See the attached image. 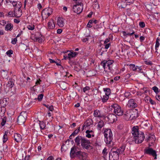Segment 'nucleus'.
<instances>
[{"label": "nucleus", "mask_w": 160, "mask_h": 160, "mask_svg": "<svg viewBox=\"0 0 160 160\" xmlns=\"http://www.w3.org/2000/svg\"><path fill=\"white\" fill-rule=\"evenodd\" d=\"M132 133L133 136V141L136 143H141L145 139L144 133L139 130L138 126H135L132 128Z\"/></svg>", "instance_id": "f257e3e1"}, {"label": "nucleus", "mask_w": 160, "mask_h": 160, "mask_svg": "<svg viewBox=\"0 0 160 160\" xmlns=\"http://www.w3.org/2000/svg\"><path fill=\"white\" fill-rule=\"evenodd\" d=\"M74 141L77 146H80V145L83 149L88 150L92 148L90 140L84 137L78 135L75 138Z\"/></svg>", "instance_id": "f03ea898"}, {"label": "nucleus", "mask_w": 160, "mask_h": 160, "mask_svg": "<svg viewBox=\"0 0 160 160\" xmlns=\"http://www.w3.org/2000/svg\"><path fill=\"white\" fill-rule=\"evenodd\" d=\"M126 147L123 145L118 148H112L109 153L110 160H118L119 155L123 154Z\"/></svg>", "instance_id": "7ed1b4c3"}, {"label": "nucleus", "mask_w": 160, "mask_h": 160, "mask_svg": "<svg viewBox=\"0 0 160 160\" xmlns=\"http://www.w3.org/2000/svg\"><path fill=\"white\" fill-rule=\"evenodd\" d=\"M104 141L107 144H110L113 139V134L110 129H106L104 132Z\"/></svg>", "instance_id": "20e7f679"}, {"label": "nucleus", "mask_w": 160, "mask_h": 160, "mask_svg": "<svg viewBox=\"0 0 160 160\" xmlns=\"http://www.w3.org/2000/svg\"><path fill=\"white\" fill-rule=\"evenodd\" d=\"M111 107L112 110H113V112L117 115L121 116L123 115V112L121 107L118 104L112 103L111 105Z\"/></svg>", "instance_id": "39448f33"}, {"label": "nucleus", "mask_w": 160, "mask_h": 160, "mask_svg": "<svg viewBox=\"0 0 160 160\" xmlns=\"http://www.w3.org/2000/svg\"><path fill=\"white\" fill-rule=\"evenodd\" d=\"M27 114L26 112H22L17 118V122L20 125L24 124L27 118Z\"/></svg>", "instance_id": "423d86ee"}, {"label": "nucleus", "mask_w": 160, "mask_h": 160, "mask_svg": "<svg viewBox=\"0 0 160 160\" xmlns=\"http://www.w3.org/2000/svg\"><path fill=\"white\" fill-rule=\"evenodd\" d=\"M52 10L50 8H46L43 9L42 12V19L43 20L44 19L47 18L52 13Z\"/></svg>", "instance_id": "0eeeda50"}, {"label": "nucleus", "mask_w": 160, "mask_h": 160, "mask_svg": "<svg viewBox=\"0 0 160 160\" xmlns=\"http://www.w3.org/2000/svg\"><path fill=\"white\" fill-rule=\"evenodd\" d=\"M83 4L80 3L73 6V10L75 12L78 14L80 13L83 9Z\"/></svg>", "instance_id": "6e6552de"}, {"label": "nucleus", "mask_w": 160, "mask_h": 160, "mask_svg": "<svg viewBox=\"0 0 160 160\" xmlns=\"http://www.w3.org/2000/svg\"><path fill=\"white\" fill-rule=\"evenodd\" d=\"M144 153L147 154L152 156L154 157V159H157V154L155 150H153L152 148H148L147 149L144 150Z\"/></svg>", "instance_id": "1a4fd4ad"}, {"label": "nucleus", "mask_w": 160, "mask_h": 160, "mask_svg": "<svg viewBox=\"0 0 160 160\" xmlns=\"http://www.w3.org/2000/svg\"><path fill=\"white\" fill-rule=\"evenodd\" d=\"M117 118L116 116L113 114H109L105 118L109 123H112L115 122Z\"/></svg>", "instance_id": "9d476101"}, {"label": "nucleus", "mask_w": 160, "mask_h": 160, "mask_svg": "<svg viewBox=\"0 0 160 160\" xmlns=\"http://www.w3.org/2000/svg\"><path fill=\"white\" fill-rule=\"evenodd\" d=\"M128 105L129 107L135 108L137 107L138 104L136 100L133 99H130L128 101Z\"/></svg>", "instance_id": "9b49d317"}, {"label": "nucleus", "mask_w": 160, "mask_h": 160, "mask_svg": "<svg viewBox=\"0 0 160 160\" xmlns=\"http://www.w3.org/2000/svg\"><path fill=\"white\" fill-rule=\"evenodd\" d=\"M138 112L136 109L131 110V120H135L139 116Z\"/></svg>", "instance_id": "f8f14e48"}, {"label": "nucleus", "mask_w": 160, "mask_h": 160, "mask_svg": "<svg viewBox=\"0 0 160 160\" xmlns=\"http://www.w3.org/2000/svg\"><path fill=\"white\" fill-rule=\"evenodd\" d=\"M86 156V153L84 152H81V151H78L76 153L75 156L77 157L80 159L82 160H84Z\"/></svg>", "instance_id": "ddd939ff"}, {"label": "nucleus", "mask_w": 160, "mask_h": 160, "mask_svg": "<svg viewBox=\"0 0 160 160\" xmlns=\"http://www.w3.org/2000/svg\"><path fill=\"white\" fill-rule=\"evenodd\" d=\"M14 80L12 78H10L9 79L7 84V87L8 88V90H11L10 89L12 88L14 86Z\"/></svg>", "instance_id": "4468645a"}, {"label": "nucleus", "mask_w": 160, "mask_h": 160, "mask_svg": "<svg viewBox=\"0 0 160 160\" xmlns=\"http://www.w3.org/2000/svg\"><path fill=\"white\" fill-rule=\"evenodd\" d=\"M77 151L76 147L73 146L71 148L70 152V156L71 158H73L75 157L76 153Z\"/></svg>", "instance_id": "2eb2a0df"}, {"label": "nucleus", "mask_w": 160, "mask_h": 160, "mask_svg": "<svg viewBox=\"0 0 160 160\" xmlns=\"http://www.w3.org/2000/svg\"><path fill=\"white\" fill-rule=\"evenodd\" d=\"M14 139L15 141L17 142H19L22 141V137L20 134L16 133L14 134Z\"/></svg>", "instance_id": "dca6fc26"}, {"label": "nucleus", "mask_w": 160, "mask_h": 160, "mask_svg": "<svg viewBox=\"0 0 160 160\" xmlns=\"http://www.w3.org/2000/svg\"><path fill=\"white\" fill-rule=\"evenodd\" d=\"M48 29H52L55 27V24L53 19L50 20L48 23Z\"/></svg>", "instance_id": "f3484780"}, {"label": "nucleus", "mask_w": 160, "mask_h": 160, "mask_svg": "<svg viewBox=\"0 0 160 160\" xmlns=\"http://www.w3.org/2000/svg\"><path fill=\"white\" fill-rule=\"evenodd\" d=\"M131 110H129L126 111L124 114V118L127 120H131Z\"/></svg>", "instance_id": "a211bd4d"}, {"label": "nucleus", "mask_w": 160, "mask_h": 160, "mask_svg": "<svg viewBox=\"0 0 160 160\" xmlns=\"http://www.w3.org/2000/svg\"><path fill=\"white\" fill-rule=\"evenodd\" d=\"M8 103V101L6 98L0 100V107H5Z\"/></svg>", "instance_id": "6ab92c4d"}, {"label": "nucleus", "mask_w": 160, "mask_h": 160, "mask_svg": "<svg viewBox=\"0 0 160 160\" xmlns=\"http://www.w3.org/2000/svg\"><path fill=\"white\" fill-rule=\"evenodd\" d=\"M145 140L147 142L152 141L151 143L152 144L155 141V137L154 135H150L148 138L145 139Z\"/></svg>", "instance_id": "aec40b11"}, {"label": "nucleus", "mask_w": 160, "mask_h": 160, "mask_svg": "<svg viewBox=\"0 0 160 160\" xmlns=\"http://www.w3.org/2000/svg\"><path fill=\"white\" fill-rule=\"evenodd\" d=\"M93 115L95 117L101 118L102 117V115L100 112V111L97 109L94 111Z\"/></svg>", "instance_id": "412c9836"}, {"label": "nucleus", "mask_w": 160, "mask_h": 160, "mask_svg": "<svg viewBox=\"0 0 160 160\" xmlns=\"http://www.w3.org/2000/svg\"><path fill=\"white\" fill-rule=\"evenodd\" d=\"M57 23L60 27H63L64 25L63 19L61 18H58L57 21Z\"/></svg>", "instance_id": "4be33fe9"}, {"label": "nucleus", "mask_w": 160, "mask_h": 160, "mask_svg": "<svg viewBox=\"0 0 160 160\" xmlns=\"http://www.w3.org/2000/svg\"><path fill=\"white\" fill-rule=\"evenodd\" d=\"M15 17L16 18H19L22 15V10H21L14 11Z\"/></svg>", "instance_id": "5701e85b"}, {"label": "nucleus", "mask_w": 160, "mask_h": 160, "mask_svg": "<svg viewBox=\"0 0 160 160\" xmlns=\"http://www.w3.org/2000/svg\"><path fill=\"white\" fill-rule=\"evenodd\" d=\"M105 65L104 66V62H103V61L101 63V65L102 66L103 68L104 69V70L107 69L109 70H111L112 69V68L110 66H109L108 65L107 63H105Z\"/></svg>", "instance_id": "b1692460"}, {"label": "nucleus", "mask_w": 160, "mask_h": 160, "mask_svg": "<svg viewBox=\"0 0 160 160\" xmlns=\"http://www.w3.org/2000/svg\"><path fill=\"white\" fill-rule=\"evenodd\" d=\"M39 125L41 131L42 130L46 129V128L45 123L42 121H39Z\"/></svg>", "instance_id": "393cba45"}, {"label": "nucleus", "mask_w": 160, "mask_h": 160, "mask_svg": "<svg viewBox=\"0 0 160 160\" xmlns=\"http://www.w3.org/2000/svg\"><path fill=\"white\" fill-rule=\"evenodd\" d=\"M13 28V25L12 24L10 23H8L5 27V30L6 31H11Z\"/></svg>", "instance_id": "a878e982"}, {"label": "nucleus", "mask_w": 160, "mask_h": 160, "mask_svg": "<svg viewBox=\"0 0 160 160\" xmlns=\"http://www.w3.org/2000/svg\"><path fill=\"white\" fill-rule=\"evenodd\" d=\"M109 98V96L107 95H103L102 97H101L102 102L103 103L106 102L108 99Z\"/></svg>", "instance_id": "bb28decb"}, {"label": "nucleus", "mask_w": 160, "mask_h": 160, "mask_svg": "<svg viewBox=\"0 0 160 160\" xmlns=\"http://www.w3.org/2000/svg\"><path fill=\"white\" fill-rule=\"evenodd\" d=\"M104 123L102 120H100L99 121L97 125V128L98 130H100L104 126Z\"/></svg>", "instance_id": "cd10ccee"}, {"label": "nucleus", "mask_w": 160, "mask_h": 160, "mask_svg": "<svg viewBox=\"0 0 160 160\" xmlns=\"http://www.w3.org/2000/svg\"><path fill=\"white\" fill-rule=\"evenodd\" d=\"M78 53L76 52H71L68 54L69 60H70L71 58H72L75 57L77 55H78Z\"/></svg>", "instance_id": "c85d7f7f"}, {"label": "nucleus", "mask_w": 160, "mask_h": 160, "mask_svg": "<svg viewBox=\"0 0 160 160\" xmlns=\"http://www.w3.org/2000/svg\"><path fill=\"white\" fill-rule=\"evenodd\" d=\"M92 123V121L91 119H88L84 123L88 127Z\"/></svg>", "instance_id": "c756f323"}, {"label": "nucleus", "mask_w": 160, "mask_h": 160, "mask_svg": "<svg viewBox=\"0 0 160 160\" xmlns=\"http://www.w3.org/2000/svg\"><path fill=\"white\" fill-rule=\"evenodd\" d=\"M103 90L105 92V95L109 96L111 93V90L109 88H103Z\"/></svg>", "instance_id": "7c9ffc66"}, {"label": "nucleus", "mask_w": 160, "mask_h": 160, "mask_svg": "<svg viewBox=\"0 0 160 160\" xmlns=\"http://www.w3.org/2000/svg\"><path fill=\"white\" fill-rule=\"evenodd\" d=\"M128 3H127L126 2H122L120 4H118V5H119V8H125L127 5H128Z\"/></svg>", "instance_id": "2f4dec72"}, {"label": "nucleus", "mask_w": 160, "mask_h": 160, "mask_svg": "<svg viewBox=\"0 0 160 160\" xmlns=\"http://www.w3.org/2000/svg\"><path fill=\"white\" fill-rule=\"evenodd\" d=\"M103 62H104V66L105 65V63H107L109 66H110L113 63V61L112 60H104L103 61Z\"/></svg>", "instance_id": "473e14b6"}, {"label": "nucleus", "mask_w": 160, "mask_h": 160, "mask_svg": "<svg viewBox=\"0 0 160 160\" xmlns=\"http://www.w3.org/2000/svg\"><path fill=\"white\" fill-rule=\"evenodd\" d=\"M49 60L51 63H55L58 66H60L63 69V67L61 65V64L55 61L54 60H53L52 59L49 58Z\"/></svg>", "instance_id": "72a5a7b5"}, {"label": "nucleus", "mask_w": 160, "mask_h": 160, "mask_svg": "<svg viewBox=\"0 0 160 160\" xmlns=\"http://www.w3.org/2000/svg\"><path fill=\"white\" fill-rule=\"evenodd\" d=\"M130 69L132 70L133 71H137V66H135L134 64H130L129 65Z\"/></svg>", "instance_id": "f704fd0d"}, {"label": "nucleus", "mask_w": 160, "mask_h": 160, "mask_svg": "<svg viewBox=\"0 0 160 160\" xmlns=\"http://www.w3.org/2000/svg\"><path fill=\"white\" fill-rule=\"evenodd\" d=\"M6 108L5 107H0V114L3 115L5 112Z\"/></svg>", "instance_id": "c9c22d12"}, {"label": "nucleus", "mask_w": 160, "mask_h": 160, "mask_svg": "<svg viewBox=\"0 0 160 160\" xmlns=\"http://www.w3.org/2000/svg\"><path fill=\"white\" fill-rule=\"evenodd\" d=\"M6 108L5 107H0V114L3 115L5 112Z\"/></svg>", "instance_id": "e433bc0d"}, {"label": "nucleus", "mask_w": 160, "mask_h": 160, "mask_svg": "<svg viewBox=\"0 0 160 160\" xmlns=\"http://www.w3.org/2000/svg\"><path fill=\"white\" fill-rule=\"evenodd\" d=\"M27 28L29 30H33L35 28V26L33 24H31V25H28Z\"/></svg>", "instance_id": "4c0bfd02"}, {"label": "nucleus", "mask_w": 160, "mask_h": 160, "mask_svg": "<svg viewBox=\"0 0 160 160\" xmlns=\"http://www.w3.org/2000/svg\"><path fill=\"white\" fill-rule=\"evenodd\" d=\"M7 16L9 17H15L14 12L13 13L12 11H10L8 12V14Z\"/></svg>", "instance_id": "58836bf2"}, {"label": "nucleus", "mask_w": 160, "mask_h": 160, "mask_svg": "<svg viewBox=\"0 0 160 160\" xmlns=\"http://www.w3.org/2000/svg\"><path fill=\"white\" fill-rule=\"evenodd\" d=\"M7 118L6 117H3V118L2 119V121L1 122V125L2 126H4L6 122Z\"/></svg>", "instance_id": "ea45409f"}, {"label": "nucleus", "mask_w": 160, "mask_h": 160, "mask_svg": "<svg viewBox=\"0 0 160 160\" xmlns=\"http://www.w3.org/2000/svg\"><path fill=\"white\" fill-rule=\"evenodd\" d=\"M13 51L11 50L10 49L6 53L7 55H8L9 57H10L11 56V55L13 54Z\"/></svg>", "instance_id": "a19ab883"}, {"label": "nucleus", "mask_w": 160, "mask_h": 160, "mask_svg": "<svg viewBox=\"0 0 160 160\" xmlns=\"http://www.w3.org/2000/svg\"><path fill=\"white\" fill-rule=\"evenodd\" d=\"M131 94L130 92H126L124 93V96L127 98H131Z\"/></svg>", "instance_id": "79ce46f5"}, {"label": "nucleus", "mask_w": 160, "mask_h": 160, "mask_svg": "<svg viewBox=\"0 0 160 160\" xmlns=\"http://www.w3.org/2000/svg\"><path fill=\"white\" fill-rule=\"evenodd\" d=\"M86 137L87 138H91L92 136V137H94V134H90L89 133H86Z\"/></svg>", "instance_id": "37998d69"}, {"label": "nucleus", "mask_w": 160, "mask_h": 160, "mask_svg": "<svg viewBox=\"0 0 160 160\" xmlns=\"http://www.w3.org/2000/svg\"><path fill=\"white\" fill-rule=\"evenodd\" d=\"M14 7L15 8L14 11L20 10H21L20 9L21 7V4H18V5H17L16 6H15Z\"/></svg>", "instance_id": "c03bdc74"}, {"label": "nucleus", "mask_w": 160, "mask_h": 160, "mask_svg": "<svg viewBox=\"0 0 160 160\" xmlns=\"http://www.w3.org/2000/svg\"><path fill=\"white\" fill-rule=\"evenodd\" d=\"M43 94L42 93L38 95L37 99L39 101H40L42 100L43 98Z\"/></svg>", "instance_id": "a18cd8bd"}, {"label": "nucleus", "mask_w": 160, "mask_h": 160, "mask_svg": "<svg viewBox=\"0 0 160 160\" xmlns=\"http://www.w3.org/2000/svg\"><path fill=\"white\" fill-rule=\"evenodd\" d=\"M8 140V136L4 135L3 138V143L6 142Z\"/></svg>", "instance_id": "49530a36"}, {"label": "nucleus", "mask_w": 160, "mask_h": 160, "mask_svg": "<svg viewBox=\"0 0 160 160\" xmlns=\"http://www.w3.org/2000/svg\"><path fill=\"white\" fill-rule=\"evenodd\" d=\"M107 149L106 148H105L103 150H102V153L103 155L106 156L108 154V152H107Z\"/></svg>", "instance_id": "de8ad7c7"}, {"label": "nucleus", "mask_w": 160, "mask_h": 160, "mask_svg": "<svg viewBox=\"0 0 160 160\" xmlns=\"http://www.w3.org/2000/svg\"><path fill=\"white\" fill-rule=\"evenodd\" d=\"M140 27L142 28H143L145 27V24L144 22H141L139 23Z\"/></svg>", "instance_id": "09e8293b"}, {"label": "nucleus", "mask_w": 160, "mask_h": 160, "mask_svg": "<svg viewBox=\"0 0 160 160\" xmlns=\"http://www.w3.org/2000/svg\"><path fill=\"white\" fill-rule=\"evenodd\" d=\"M144 62L145 64L147 65H152V63L149 61H145Z\"/></svg>", "instance_id": "8fccbe9b"}, {"label": "nucleus", "mask_w": 160, "mask_h": 160, "mask_svg": "<svg viewBox=\"0 0 160 160\" xmlns=\"http://www.w3.org/2000/svg\"><path fill=\"white\" fill-rule=\"evenodd\" d=\"M149 101L150 102V103L152 105H155V104H156V102L154 101L151 98H150L149 97Z\"/></svg>", "instance_id": "3c124183"}, {"label": "nucleus", "mask_w": 160, "mask_h": 160, "mask_svg": "<svg viewBox=\"0 0 160 160\" xmlns=\"http://www.w3.org/2000/svg\"><path fill=\"white\" fill-rule=\"evenodd\" d=\"M152 89L156 93H157L158 92V88L156 86L153 87L152 88Z\"/></svg>", "instance_id": "603ef678"}, {"label": "nucleus", "mask_w": 160, "mask_h": 160, "mask_svg": "<svg viewBox=\"0 0 160 160\" xmlns=\"http://www.w3.org/2000/svg\"><path fill=\"white\" fill-rule=\"evenodd\" d=\"M125 2L127 3H129V5H130L131 4L133 3L134 2V0H125Z\"/></svg>", "instance_id": "864d4df0"}, {"label": "nucleus", "mask_w": 160, "mask_h": 160, "mask_svg": "<svg viewBox=\"0 0 160 160\" xmlns=\"http://www.w3.org/2000/svg\"><path fill=\"white\" fill-rule=\"evenodd\" d=\"M17 41V38H15L12 40L11 42L12 44H16Z\"/></svg>", "instance_id": "5fc2aeb1"}, {"label": "nucleus", "mask_w": 160, "mask_h": 160, "mask_svg": "<svg viewBox=\"0 0 160 160\" xmlns=\"http://www.w3.org/2000/svg\"><path fill=\"white\" fill-rule=\"evenodd\" d=\"M90 89V88L89 87H85L83 88V91L84 92H85L86 91L89 90Z\"/></svg>", "instance_id": "6e6d98bb"}, {"label": "nucleus", "mask_w": 160, "mask_h": 160, "mask_svg": "<svg viewBox=\"0 0 160 160\" xmlns=\"http://www.w3.org/2000/svg\"><path fill=\"white\" fill-rule=\"evenodd\" d=\"M131 75L130 74L128 73V74H126V75H125L124 76V77L125 78V79L126 80V79H128V78H130V77H131Z\"/></svg>", "instance_id": "4d7b16f0"}, {"label": "nucleus", "mask_w": 160, "mask_h": 160, "mask_svg": "<svg viewBox=\"0 0 160 160\" xmlns=\"http://www.w3.org/2000/svg\"><path fill=\"white\" fill-rule=\"evenodd\" d=\"M6 23V22L4 20H2L0 21V24L4 26Z\"/></svg>", "instance_id": "13d9d810"}, {"label": "nucleus", "mask_w": 160, "mask_h": 160, "mask_svg": "<svg viewBox=\"0 0 160 160\" xmlns=\"http://www.w3.org/2000/svg\"><path fill=\"white\" fill-rule=\"evenodd\" d=\"M79 132L76 129L72 134V135H73V136H74L75 135L77 134Z\"/></svg>", "instance_id": "bf43d9fd"}, {"label": "nucleus", "mask_w": 160, "mask_h": 160, "mask_svg": "<svg viewBox=\"0 0 160 160\" xmlns=\"http://www.w3.org/2000/svg\"><path fill=\"white\" fill-rule=\"evenodd\" d=\"M159 46V43L158 41H156L155 45V49L156 50L157 49V48H158Z\"/></svg>", "instance_id": "052dcab7"}, {"label": "nucleus", "mask_w": 160, "mask_h": 160, "mask_svg": "<svg viewBox=\"0 0 160 160\" xmlns=\"http://www.w3.org/2000/svg\"><path fill=\"white\" fill-rule=\"evenodd\" d=\"M137 71L138 72H141V71L142 70V69L141 67H138V66H137Z\"/></svg>", "instance_id": "680f3d73"}, {"label": "nucleus", "mask_w": 160, "mask_h": 160, "mask_svg": "<svg viewBox=\"0 0 160 160\" xmlns=\"http://www.w3.org/2000/svg\"><path fill=\"white\" fill-rule=\"evenodd\" d=\"M49 111H53L54 110L53 107L52 105L50 106V107H49Z\"/></svg>", "instance_id": "e2e57ef3"}, {"label": "nucleus", "mask_w": 160, "mask_h": 160, "mask_svg": "<svg viewBox=\"0 0 160 160\" xmlns=\"http://www.w3.org/2000/svg\"><path fill=\"white\" fill-rule=\"evenodd\" d=\"M86 133H91L92 134H94V132L92 130H87L85 132Z\"/></svg>", "instance_id": "0e129e2a"}, {"label": "nucleus", "mask_w": 160, "mask_h": 160, "mask_svg": "<svg viewBox=\"0 0 160 160\" xmlns=\"http://www.w3.org/2000/svg\"><path fill=\"white\" fill-rule=\"evenodd\" d=\"M47 160H54V159L52 156H50L47 158Z\"/></svg>", "instance_id": "69168bd1"}, {"label": "nucleus", "mask_w": 160, "mask_h": 160, "mask_svg": "<svg viewBox=\"0 0 160 160\" xmlns=\"http://www.w3.org/2000/svg\"><path fill=\"white\" fill-rule=\"evenodd\" d=\"M30 156L29 155L26 156L24 158V160H30Z\"/></svg>", "instance_id": "338daca9"}, {"label": "nucleus", "mask_w": 160, "mask_h": 160, "mask_svg": "<svg viewBox=\"0 0 160 160\" xmlns=\"http://www.w3.org/2000/svg\"><path fill=\"white\" fill-rule=\"evenodd\" d=\"M157 99L159 101H160V95H157L156 96Z\"/></svg>", "instance_id": "774afa93"}]
</instances>
